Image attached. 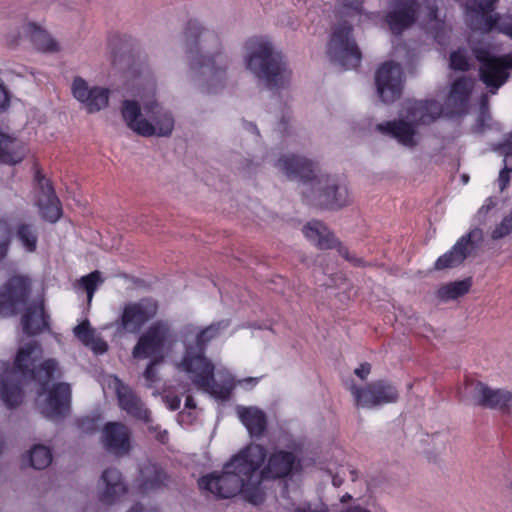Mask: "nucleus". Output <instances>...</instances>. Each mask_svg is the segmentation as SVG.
<instances>
[{
    "mask_svg": "<svg viewBox=\"0 0 512 512\" xmlns=\"http://www.w3.org/2000/svg\"><path fill=\"white\" fill-rule=\"evenodd\" d=\"M194 329H195V328L193 327V325H188V326H186V327L184 328V330H183V334H184V335H187L188 333H192V332L194 331Z\"/></svg>",
    "mask_w": 512,
    "mask_h": 512,
    "instance_id": "60",
    "label": "nucleus"
},
{
    "mask_svg": "<svg viewBox=\"0 0 512 512\" xmlns=\"http://www.w3.org/2000/svg\"><path fill=\"white\" fill-rule=\"evenodd\" d=\"M471 286V278L449 282L438 289L437 295L444 301L454 300L467 294Z\"/></svg>",
    "mask_w": 512,
    "mask_h": 512,
    "instance_id": "38",
    "label": "nucleus"
},
{
    "mask_svg": "<svg viewBox=\"0 0 512 512\" xmlns=\"http://www.w3.org/2000/svg\"><path fill=\"white\" fill-rule=\"evenodd\" d=\"M48 318L42 301L29 305L21 318L24 334L35 336L48 329Z\"/></svg>",
    "mask_w": 512,
    "mask_h": 512,
    "instance_id": "31",
    "label": "nucleus"
},
{
    "mask_svg": "<svg viewBox=\"0 0 512 512\" xmlns=\"http://www.w3.org/2000/svg\"><path fill=\"white\" fill-rule=\"evenodd\" d=\"M143 117L141 107L135 100H124L121 107V115L127 127L142 137H166L171 135L174 129L172 114L163 109L155 100L143 102Z\"/></svg>",
    "mask_w": 512,
    "mask_h": 512,
    "instance_id": "5",
    "label": "nucleus"
},
{
    "mask_svg": "<svg viewBox=\"0 0 512 512\" xmlns=\"http://www.w3.org/2000/svg\"><path fill=\"white\" fill-rule=\"evenodd\" d=\"M72 94L81 102L88 113H95L108 106L109 90L103 87H89L82 77H75L72 83Z\"/></svg>",
    "mask_w": 512,
    "mask_h": 512,
    "instance_id": "23",
    "label": "nucleus"
},
{
    "mask_svg": "<svg viewBox=\"0 0 512 512\" xmlns=\"http://www.w3.org/2000/svg\"><path fill=\"white\" fill-rule=\"evenodd\" d=\"M105 483V489L100 495V501L104 504H114L123 497L128 489L122 480L120 471L116 468L105 469L101 476Z\"/></svg>",
    "mask_w": 512,
    "mask_h": 512,
    "instance_id": "30",
    "label": "nucleus"
},
{
    "mask_svg": "<svg viewBox=\"0 0 512 512\" xmlns=\"http://www.w3.org/2000/svg\"><path fill=\"white\" fill-rule=\"evenodd\" d=\"M473 88V80L466 76L458 77L452 82L445 102V115L447 117H461L468 113L469 99Z\"/></svg>",
    "mask_w": 512,
    "mask_h": 512,
    "instance_id": "22",
    "label": "nucleus"
},
{
    "mask_svg": "<svg viewBox=\"0 0 512 512\" xmlns=\"http://www.w3.org/2000/svg\"><path fill=\"white\" fill-rule=\"evenodd\" d=\"M371 372V365L368 362L361 363L358 368L354 370V373L361 380H365Z\"/></svg>",
    "mask_w": 512,
    "mask_h": 512,
    "instance_id": "52",
    "label": "nucleus"
},
{
    "mask_svg": "<svg viewBox=\"0 0 512 512\" xmlns=\"http://www.w3.org/2000/svg\"><path fill=\"white\" fill-rule=\"evenodd\" d=\"M450 68L455 71H468L470 63L466 53L462 50L453 51L450 54Z\"/></svg>",
    "mask_w": 512,
    "mask_h": 512,
    "instance_id": "45",
    "label": "nucleus"
},
{
    "mask_svg": "<svg viewBox=\"0 0 512 512\" xmlns=\"http://www.w3.org/2000/svg\"><path fill=\"white\" fill-rule=\"evenodd\" d=\"M80 427L87 432H91L95 430V421L90 418L82 419L80 422Z\"/></svg>",
    "mask_w": 512,
    "mask_h": 512,
    "instance_id": "54",
    "label": "nucleus"
},
{
    "mask_svg": "<svg viewBox=\"0 0 512 512\" xmlns=\"http://www.w3.org/2000/svg\"><path fill=\"white\" fill-rule=\"evenodd\" d=\"M27 153L24 143L6 133L0 132V163L16 165L23 161Z\"/></svg>",
    "mask_w": 512,
    "mask_h": 512,
    "instance_id": "34",
    "label": "nucleus"
},
{
    "mask_svg": "<svg viewBox=\"0 0 512 512\" xmlns=\"http://www.w3.org/2000/svg\"><path fill=\"white\" fill-rule=\"evenodd\" d=\"M229 320H220L213 322L207 327L196 333L194 343H185V350L182 360L179 364L181 370H190L191 368L203 366L212 363L206 357V348L208 344L218 338L220 334L229 327Z\"/></svg>",
    "mask_w": 512,
    "mask_h": 512,
    "instance_id": "12",
    "label": "nucleus"
},
{
    "mask_svg": "<svg viewBox=\"0 0 512 512\" xmlns=\"http://www.w3.org/2000/svg\"><path fill=\"white\" fill-rule=\"evenodd\" d=\"M75 337L86 347H89L95 355H102L108 351L107 342L96 334L88 319L83 320L74 327Z\"/></svg>",
    "mask_w": 512,
    "mask_h": 512,
    "instance_id": "35",
    "label": "nucleus"
},
{
    "mask_svg": "<svg viewBox=\"0 0 512 512\" xmlns=\"http://www.w3.org/2000/svg\"><path fill=\"white\" fill-rule=\"evenodd\" d=\"M503 156V169H508L512 172V154L506 153V151H497Z\"/></svg>",
    "mask_w": 512,
    "mask_h": 512,
    "instance_id": "53",
    "label": "nucleus"
},
{
    "mask_svg": "<svg viewBox=\"0 0 512 512\" xmlns=\"http://www.w3.org/2000/svg\"><path fill=\"white\" fill-rule=\"evenodd\" d=\"M127 73L132 77V85L131 95L140 97L142 99L141 86L146 85L150 92H152L153 96L155 95V84L153 81L147 78L144 75V70H137L134 67H130Z\"/></svg>",
    "mask_w": 512,
    "mask_h": 512,
    "instance_id": "41",
    "label": "nucleus"
},
{
    "mask_svg": "<svg viewBox=\"0 0 512 512\" xmlns=\"http://www.w3.org/2000/svg\"><path fill=\"white\" fill-rule=\"evenodd\" d=\"M120 36L113 37L110 39V46L112 47V62L114 65L118 62V54L121 53V57L125 56L126 48L129 46L128 43L125 42V44L121 47H118L117 41H120Z\"/></svg>",
    "mask_w": 512,
    "mask_h": 512,
    "instance_id": "47",
    "label": "nucleus"
},
{
    "mask_svg": "<svg viewBox=\"0 0 512 512\" xmlns=\"http://www.w3.org/2000/svg\"><path fill=\"white\" fill-rule=\"evenodd\" d=\"M512 233V210L503 217L501 222L496 225L491 233L494 240L502 239Z\"/></svg>",
    "mask_w": 512,
    "mask_h": 512,
    "instance_id": "44",
    "label": "nucleus"
},
{
    "mask_svg": "<svg viewBox=\"0 0 512 512\" xmlns=\"http://www.w3.org/2000/svg\"><path fill=\"white\" fill-rule=\"evenodd\" d=\"M276 166L291 180L307 184L302 192L303 201L311 206L340 209L350 203L346 184L336 176L316 175V165L311 160L294 154L281 157Z\"/></svg>",
    "mask_w": 512,
    "mask_h": 512,
    "instance_id": "1",
    "label": "nucleus"
},
{
    "mask_svg": "<svg viewBox=\"0 0 512 512\" xmlns=\"http://www.w3.org/2000/svg\"><path fill=\"white\" fill-rule=\"evenodd\" d=\"M169 477L162 467L147 461L140 467L139 489L142 493L154 491L166 486Z\"/></svg>",
    "mask_w": 512,
    "mask_h": 512,
    "instance_id": "33",
    "label": "nucleus"
},
{
    "mask_svg": "<svg viewBox=\"0 0 512 512\" xmlns=\"http://www.w3.org/2000/svg\"><path fill=\"white\" fill-rule=\"evenodd\" d=\"M185 407L189 409L196 408V402L191 395H188L185 399Z\"/></svg>",
    "mask_w": 512,
    "mask_h": 512,
    "instance_id": "57",
    "label": "nucleus"
},
{
    "mask_svg": "<svg viewBox=\"0 0 512 512\" xmlns=\"http://www.w3.org/2000/svg\"><path fill=\"white\" fill-rule=\"evenodd\" d=\"M246 65L271 89L283 87L290 76L284 56L274 51L272 43L265 37H251L245 43Z\"/></svg>",
    "mask_w": 512,
    "mask_h": 512,
    "instance_id": "4",
    "label": "nucleus"
},
{
    "mask_svg": "<svg viewBox=\"0 0 512 512\" xmlns=\"http://www.w3.org/2000/svg\"><path fill=\"white\" fill-rule=\"evenodd\" d=\"M20 28L21 32L18 31L8 39L10 45L16 44L18 39L23 35L24 37L29 38L33 46L39 51H58V43L47 33L46 30L42 29L36 23L23 21Z\"/></svg>",
    "mask_w": 512,
    "mask_h": 512,
    "instance_id": "28",
    "label": "nucleus"
},
{
    "mask_svg": "<svg viewBox=\"0 0 512 512\" xmlns=\"http://www.w3.org/2000/svg\"><path fill=\"white\" fill-rule=\"evenodd\" d=\"M198 486L217 498L228 499L241 494L246 500V486L240 478L223 466L222 472H212L199 478Z\"/></svg>",
    "mask_w": 512,
    "mask_h": 512,
    "instance_id": "14",
    "label": "nucleus"
},
{
    "mask_svg": "<svg viewBox=\"0 0 512 512\" xmlns=\"http://www.w3.org/2000/svg\"><path fill=\"white\" fill-rule=\"evenodd\" d=\"M117 396L120 408L126 411L127 414L145 423L152 421L150 411L132 390L128 388L119 390Z\"/></svg>",
    "mask_w": 512,
    "mask_h": 512,
    "instance_id": "36",
    "label": "nucleus"
},
{
    "mask_svg": "<svg viewBox=\"0 0 512 512\" xmlns=\"http://www.w3.org/2000/svg\"><path fill=\"white\" fill-rule=\"evenodd\" d=\"M148 430L155 433V439L161 444L168 443L169 433L167 430H161L158 425H149Z\"/></svg>",
    "mask_w": 512,
    "mask_h": 512,
    "instance_id": "48",
    "label": "nucleus"
},
{
    "mask_svg": "<svg viewBox=\"0 0 512 512\" xmlns=\"http://www.w3.org/2000/svg\"><path fill=\"white\" fill-rule=\"evenodd\" d=\"M179 402H180V401H179V400H177V404H176V405H171V408H172V409H177V408H178V405H179Z\"/></svg>",
    "mask_w": 512,
    "mask_h": 512,
    "instance_id": "64",
    "label": "nucleus"
},
{
    "mask_svg": "<svg viewBox=\"0 0 512 512\" xmlns=\"http://www.w3.org/2000/svg\"><path fill=\"white\" fill-rule=\"evenodd\" d=\"M305 237L313 242L319 249L326 250L337 247L339 254L355 266L363 264L362 259L350 256L348 248L341 245L334 234L321 221L312 220L303 228Z\"/></svg>",
    "mask_w": 512,
    "mask_h": 512,
    "instance_id": "20",
    "label": "nucleus"
},
{
    "mask_svg": "<svg viewBox=\"0 0 512 512\" xmlns=\"http://www.w3.org/2000/svg\"><path fill=\"white\" fill-rule=\"evenodd\" d=\"M482 240V230L479 228L471 229L467 234L461 236L449 251L435 261V270L440 271L458 267L478 248Z\"/></svg>",
    "mask_w": 512,
    "mask_h": 512,
    "instance_id": "16",
    "label": "nucleus"
},
{
    "mask_svg": "<svg viewBox=\"0 0 512 512\" xmlns=\"http://www.w3.org/2000/svg\"><path fill=\"white\" fill-rule=\"evenodd\" d=\"M10 106V95L5 85L0 82V112H4Z\"/></svg>",
    "mask_w": 512,
    "mask_h": 512,
    "instance_id": "49",
    "label": "nucleus"
},
{
    "mask_svg": "<svg viewBox=\"0 0 512 512\" xmlns=\"http://www.w3.org/2000/svg\"><path fill=\"white\" fill-rule=\"evenodd\" d=\"M403 82L402 68L396 62H384L376 71L375 84L383 103H393L401 97Z\"/></svg>",
    "mask_w": 512,
    "mask_h": 512,
    "instance_id": "15",
    "label": "nucleus"
},
{
    "mask_svg": "<svg viewBox=\"0 0 512 512\" xmlns=\"http://www.w3.org/2000/svg\"><path fill=\"white\" fill-rule=\"evenodd\" d=\"M41 389H43L41 387ZM44 392V390H42ZM45 391L48 392L46 406L43 414L50 419L65 417L70 412L71 387L68 383L59 382L54 384L49 390L48 385Z\"/></svg>",
    "mask_w": 512,
    "mask_h": 512,
    "instance_id": "26",
    "label": "nucleus"
},
{
    "mask_svg": "<svg viewBox=\"0 0 512 512\" xmlns=\"http://www.w3.org/2000/svg\"><path fill=\"white\" fill-rule=\"evenodd\" d=\"M158 310V301L152 297H143L137 301L125 303L115 320L117 332L138 334L148 322L156 317Z\"/></svg>",
    "mask_w": 512,
    "mask_h": 512,
    "instance_id": "9",
    "label": "nucleus"
},
{
    "mask_svg": "<svg viewBox=\"0 0 512 512\" xmlns=\"http://www.w3.org/2000/svg\"><path fill=\"white\" fill-rule=\"evenodd\" d=\"M472 52L480 63V80L491 89L492 93H496L509 79V70H512V53L494 56L485 47H473Z\"/></svg>",
    "mask_w": 512,
    "mask_h": 512,
    "instance_id": "10",
    "label": "nucleus"
},
{
    "mask_svg": "<svg viewBox=\"0 0 512 512\" xmlns=\"http://www.w3.org/2000/svg\"><path fill=\"white\" fill-rule=\"evenodd\" d=\"M511 171H509L508 169H501L500 172H499V176H498V183H499V188L501 191H504L509 183H510V178H511Z\"/></svg>",
    "mask_w": 512,
    "mask_h": 512,
    "instance_id": "51",
    "label": "nucleus"
},
{
    "mask_svg": "<svg viewBox=\"0 0 512 512\" xmlns=\"http://www.w3.org/2000/svg\"><path fill=\"white\" fill-rule=\"evenodd\" d=\"M164 359H150L144 371V378L150 384L155 383L158 380L156 366L160 364Z\"/></svg>",
    "mask_w": 512,
    "mask_h": 512,
    "instance_id": "46",
    "label": "nucleus"
},
{
    "mask_svg": "<svg viewBox=\"0 0 512 512\" xmlns=\"http://www.w3.org/2000/svg\"><path fill=\"white\" fill-rule=\"evenodd\" d=\"M495 151H506L512 154V131L505 135L502 142L494 147Z\"/></svg>",
    "mask_w": 512,
    "mask_h": 512,
    "instance_id": "50",
    "label": "nucleus"
},
{
    "mask_svg": "<svg viewBox=\"0 0 512 512\" xmlns=\"http://www.w3.org/2000/svg\"><path fill=\"white\" fill-rule=\"evenodd\" d=\"M350 474H351L352 481H355L357 479V477H358L357 471L356 470H351Z\"/></svg>",
    "mask_w": 512,
    "mask_h": 512,
    "instance_id": "61",
    "label": "nucleus"
},
{
    "mask_svg": "<svg viewBox=\"0 0 512 512\" xmlns=\"http://www.w3.org/2000/svg\"><path fill=\"white\" fill-rule=\"evenodd\" d=\"M7 249H8V243L1 242L0 243V261L6 256Z\"/></svg>",
    "mask_w": 512,
    "mask_h": 512,
    "instance_id": "58",
    "label": "nucleus"
},
{
    "mask_svg": "<svg viewBox=\"0 0 512 512\" xmlns=\"http://www.w3.org/2000/svg\"><path fill=\"white\" fill-rule=\"evenodd\" d=\"M492 117L489 111V103L486 95H483L480 101L479 113L476 122L473 125V132L482 134L492 127Z\"/></svg>",
    "mask_w": 512,
    "mask_h": 512,
    "instance_id": "42",
    "label": "nucleus"
},
{
    "mask_svg": "<svg viewBox=\"0 0 512 512\" xmlns=\"http://www.w3.org/2000/svg\"><path fill=\"white\" fill-rule=\"evenodd\" d=\"M249 127L259 135V131L255 124L249 123Z\"/></svg>",
    "mask_w": 512,
    "mask_h": 512,
    "instance_id": "62",
    "label": "nucleus"
},
{
    "mask_svg": "<svg viewBox=\"0 0 512 512\" xmlns=\"http://www.w3.org/2000/svg\"><path fill=\"white\" fill-rule=\"evenodd\" d=\"M419 8L417 0H397L393 9L385 16V21L391 32L400 35L411 27L417 20Z\"/></svg>",
    "mask_w": 512,
    "mask_h": 512,
    "instance_id": "25",
    "label": "nucleus"
},
{
    "mask_svg": "<svg viewBox=\"0 0 512 512\" xmlns=\"http://www.w3.org/2000/svg\"><path fill=\"white\" fill-rule=\"evenodd\" d=\"M293 512H313V511L307 510V509H304V508H297Z\"/></svg>",
    "mask_w": 512,
    "mask_h": 512,
    "instance_id": "63",
    "label": "nucleus"
},
{
    "mask_svg": "<svg viewBox=\"0 0 512 512\" xmlns=\"http://www.w3.org/2000/svg\"><path fill=\"white\" fill-rule=\"evenodd\" d=\"M184 44L191 70L208 77L206 91L212 93L222 88L227 57L220 51L218 34L205 29L197 20H189L184 30Z\"/></svg>",
    "mask_w": 512,
    "mask_h": 512,
    "instance_id": "2",
    "label": "nucleus"
},
{
    "mask_svg": "<svg viewBox=\"0 0 512 512\" xmlns=\"http://www.w3.org/2000/svg\"><path fill=\"white\" fill-rule=\"evenodd\" d=\"M265 461L260 470L263 481L284 479L301 469L300 459L293 452L283 449L274 450Z\"/></svg>",
    "mask_w": 512,
    "mask_h": 512,
    "instance_id": "19",
    "label": "nucleus"
},
{
    "mask_svg": "<svg viewBox=\"0 0 512 512\" xmlns=\"http://www.w3.org/2000/svg\"><path fill=\"white\" fill-rule=\"evenodd\" d=\"M267 458V450L261 444L249 443L233 455L225 468L233 472L246 486V501L258 505L264 500L260 470Z\"/></svg>",
    "mask_w": 512,
    "mask_h": 512,
    "instance_id": "6",
    "label": "nucleus"
},
{
    "mask_svg": "<svg viewBox=\"0 0 512 512\" xmlns=\"http://www.w3.org/2000/svg\"><path fill=\"white\" fill-rule=\"evenodd\" d=\"M127 512H143L142 504H134Z\"/></svg>",
    "mask_w": 512,
    "mask_h": 512,
    "instance_id": "59",
    "label": "nucleus"
},
{
    "mask_svg": "<svg viewBox=\"0 0 512 512\" xmlns=\"http://www.w3.org/2000/svg\"><path fill=\"white\" fill-rule=\"evenodd\" d=\"M16 236L27 252H34L36 250L38 236L32 224H19L16 229Z\"/></svg>",
    "mask_w": 512,
    "mask_h": 512,
    "instance_id": "40",
    "label": "nucleus"
},
{
    "mask_svg": "<svg viewBox=\"0 0 512 512\" xmlns=\"http://www.w3.org/2000/svg\"><path fill=\"white\" fill-rule=\"evenodd\" d=\"M327 54L331 62L345 70L360 66L362 53L353 37L351 23L345 20L334 26L327 44Z\"/></svg>",
    "mask_w": 512,
    "mask_h": 512,
    "instance_id": "7",
    "label": "nucleus"
},
{
    "mask_svg": "<svg viewBox=\"0 0 512 512\" xmlns=\"http://www.w3.org/2000/svg\"><path fill=\"white\" fill-rule=\"evenodd\" d=\"M496 205L494 199L489 197L486 199L485 203L480 207L479 213H488L494 206Z\"/></svg>",
    "mask_w": 512,
    "mask_h": 512,
    "instance_id": "55",
    "label": "nucleus"
},
{
    "mask_svg": "<svg viewBox=\"0 0 512 512\" xmlns=\"http://www.w3.org/2000/svg\"><path fill=\"white\" fill-rule=\"evenodd\" d=\"M415 125L416 124L410 120L409 122L404 120H394L378 124L377 129L382 133L391 135L400 144L406 147H414L416 145V141L414 139L416 134Z\"/></svg>",
    "mask_w": 512,
    "mask_h": 512,
    "instance_id": "32",
    "label": "nucleus"
},
{
    "mask_svg": "<svg viewBox=\"0 0 512 512\" xmlns=\"http://www.w3.org/2000/svg\"><path fill=\"white\" fill-rule=\"evenodd\" d=\"M183 371L189 375V378L197 389L222 401L230 398L234 385L231 382L220 384L215 381V366L213 363H207L206 365Z\"/></svg>",
    "mask_w": 512,
    "mask_h": 512,
    "instance_id": "18",
    "label": "nucleus"
},
{
    "mask_svg": "<svg viewBox=\"0 0 512 512\" xmlns=\"http://www.w3.org/2000/svg\"><path fill=\"white\" fill-rule=\"evenodd\" d=\"M239 417L251 437L259 439L266 432L267 418L262 410L254 407L243 408L239 411Z\"/></svg>",
    "mask_w": 512,
    "mask_h": 512,
    "instance_id": "37",
    "label": "nucleus"
},
{
    "mask_svg": "<svg viewBox=\"0 0 512 512\" xmlns=\"http://www.w3.org/2000/svg\"><path fill=\"white\" fill-rule=\"evenodd\" d=\"M428 18L431 21L438 20V7L436 5H431L428 7Z\"/></svg>",
    "mask_w": 512,
    "mask_h": 512,
    "instance_id": "56",
    "label": "nucleus"
},
{
    "mask_svg": "<svg viewBox=\"0 0 512 512\" xmlns=\"http://www.w3.org/2000/svg\"><path fill=\"white\" fill-rule=\"evenodd\" d=\"M474 399L478 406L497 409L504 413L512 412V392L492 389L481 381L476 382Z\"/></svg>",
    "mask_w": 512,
    "mask_h": 512,
    "instance_id": "27",
    "label": "nucleus"
},
{
    "mask_svg": "<svg viewBox=\"0 0 512 512\" xmlns=\"http://www.w3.org/2000/svg\"><path fill=\"white\" fill-rule=\"evenodd\" d=\"M443 112L445 113V106L443 107L438 101L430 99L408 103L405 116L415 124L427 125L434 122Z\"/></svg>",
    "mask_w": 512,
    "mask_h": 512,
    "instance_id": "29",
    "label": "nucleus"
},
{
    "mask_svg": "<svg viewBox=\"0 0 512 512\" xmlns=\"http://www.w3.org/2000/svg\"><path fill=\"white\" fill-rule=\"evenodd\" d=\"M102 282L103 279L101 278V273L98 270L93 271L80 279V284L87 292L89 300L92 299L98 285Z\"/></svg>",
    "mask_w": 512,
    "mask_h": 512,
    "instance_id": "43",
    "label": "nucleus"
},
{
    "mask_svg": "<svg viewBox=\"0 0 512 512\" xmlns=\"http://www.w3.org/2000/svg\"><path fill=\"white\" fill-rule=\"evenodd\" d=\"M28 458L31 467L42 470L51 464L52 453L48 447L38 444L29 451Z\"/></svg>",
    "mask_w": 512,
    "mask_h": 512,
    "instance_id": "39",
    "label": "nucleus"
},
{
    "mask_svg": "<svg viewBox=\"0 0 512 512\" xmlns=\"http://www.w3.org/2000/svg\"><path fill=\"white\" fill-rule=\"evenodd\" d=\"M38 347L36 342L28 343L16 354L14 365L0 361V398L9 409L18 407L23 401L22 378L30 377L39 381L43 390L54 378L58 363L47 359L34 369L32 354Z\"/></svg>",
    "mask_w": 512,
    "mask_h": 512,
    "instance_id": "3",
    "label": "nucleus"
},
{
    "mask_svg": "<svg viewBox=\"0 0 512 512\" xmlns=\"http://www.w3.org/2000/svg\"><path fill=\"white\" fill-rule=\"evenodd\" d=\"M104 448L115 456H124L131 451V430L121 422H107L102 430Z\"/></svg>",
    "mask_w": 512,
    "mask_h": 512,
    "instance_id": "24",
    "label": "nucleus"
},
{
    "mask_svg": "<svg viewBox=\"0 0 512 512\" xmlns=\"http://www.w3.org/2000/svg\"><path fill=\"white\" fill-rule=\"evenodd\" d=\"M499 0H470L466 4L470 28L483 34L494 30L512 39V14H492Z\"/></svg>",
    "mask_w": 512,
    "mask_h": 512,
    "instance_id": "8",
    "label": "nucleus"
},
{
    "mask_svg": "<svg viewBox=\"0 0 512 512\" xmlns=\"http://www.w3.org/2000/svg\"><path fill=\"white\" fill-rule=\"evenodd\" d=\"M354 397L355 405L362 408H374L397 402L398 389L388 380L379 379L365 386L352 384L349 388Z\"/></svg>",
    "mask_w": 512,
    "mask_h": 512,
    "instance_id": "13",
    "label": "nucleus"
},
{
    "mask_svg": "<svg viewBox=\"0 0 512 512\" xmlns=\"http://www.w3.org/2000/svg\"><path fill=\"white\" fill-rule=\"evenodd\" d=\"M37 196L35 204L39 209L41 218L47 222L55 223L62 216V205L57 197L50 180L37 169L34 175Z\"/></svg>",
    "mask_w": 512,
    "mask_h": 512,
    "instance_id": "17",
    "label": "nucleus"
},
{
    "mask_svg": "<svg viewBox=\"0 0 512 512\" xmlns=\"http://www.w3.org/2000/svg\"><path fill=\"white\" fill-rule=\"evenodd\" d=\"M168 321L157 320L142 333L132 349L134 359H164L165 349L172 339Z\"/></svg>",
    "mask_w": 512,
    "mask_h": 512,
    "instance_id": "11",
    "label": "nucleus"
},
{
    "mask_svg": "<svg viewBox=\"0 0 512 512\" xmlns=\"http://www.w3.org/2000/svg\"><path fill=\"white\" fill-rule=\"evenodd\" d=\"M31 292V279L27 276L10 277L0 289V312L13 311L26 304Z\"/></svg>",
    "mask_w": 512,
    "mask_h": 512,
    "instance_id": "21",
    "label": "nucleus"
}]
</instances>
